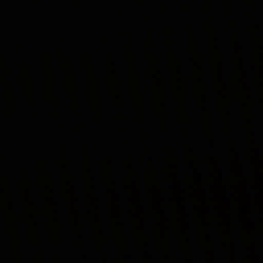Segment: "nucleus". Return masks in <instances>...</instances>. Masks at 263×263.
Segmentation results:
<instances>
[{
  "instance_id": "nucleus-1",
  "label": "nucleus",
  "mask_w": 263,
  "mask_h": 263,
  "mask_svg": "<svg viewBox=\"0 0 263 263\" xmlns=\"http://www.w3.org/2000/svg\"><path fill=\"white\" fill-rule=\"evenodd\" d=\"M260 116H261V117L262 116V112H261V113L260 114Z\"/></svg>"
}]
</instances>
